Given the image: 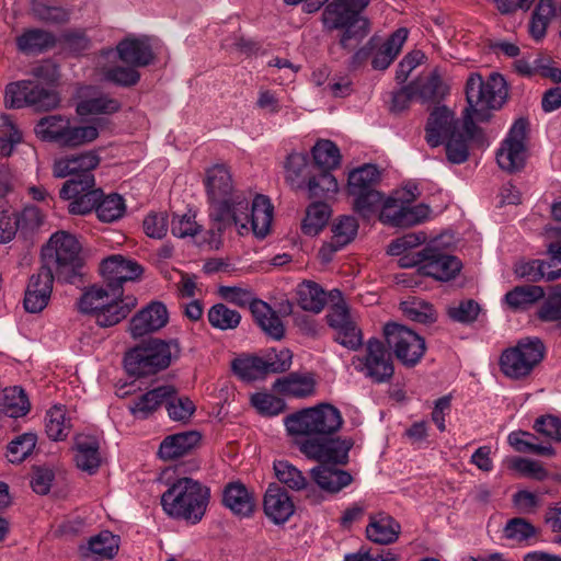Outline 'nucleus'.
<instances>
[{"mask_svg":"<svg viewBox=\"0 0 561 561\" xmlns=\"http://www.w3.org/2000/svg\"><path fill=\"white\" fill-rule=\"evenodd\" d=\"M416 98L422 103H438L448 93V87L444 83L438 72L433 71L425 80L413 82Z\"/></svg>","mask_w":561,"mask_h":561,"instance_id":"nucleus-38","label":"nucleus"},{"mask_svg":"<svg viewBox=\"0 0 561 561\" xmlns=\"http://www.w3.org/2000/svg\"><path fill=\"white\" fill-rule=\"evenodd\" d=\"M480 305L473 299L461 300L447 308L448 317L455 322L468 324L477 320Z\"/></svg>","mask_w":561,"mask_h":561,"instance_id":"nucleus-59","label":"nucleus"},{"mask_svg":"<svg viewBox=\"0 0 561 561\" xmlns=\"http://www.w3.org/2000/svg\"><path fill=\"white\" fill-rule=\"evenodd\" d=\"M199 440L201 434L196 431L169 435L161 442L158 455L163 460H174L190 454Z\"/></svg>","mask_w":561,"mask_h":561,"instance_id":"nucleus-27","label":"nucleus"},{"mask_svg":"<svg viewBox=\"0 0 561 561\" xmlns=\"http://www.w3.org/2000/svg\"><path fill=\"white\" fill-rule=\"evenodd\" d=\"M358 231V222L353 216H341L332 226V237L339 245H347Z\"/></svg>","mask_w":561,"mask_h":561,"instance_id":"nucleus-60","label":"nucleus"},{"mask_svg":"<svg viewBox=\"0 0 561 561\" xmlns=\"http://www.w3.org/2000/svg\"><path fill=\"white\" fill-rule=\"evenodd\" d=\"M56 37L47 31L33 28L16 38L18 47L25 54H38L54 47Z\"/></svg>","mask_w":561,"mask_h":561,"instance_id":"nucleus-37","label":"nucleus"},{"mask_svg":"<svg viewBox=\"0 0 561 561\" xmlns=\"http://www.w3.org/2000/svg\"><path fill=\"white\" fill-rule=\"evenodd\" d=\"M274 471L277 480L293 491H306V497L311 503H318L320 495L316 486L308 481L304 473L289 463L287 460H278L274 462Z\"/></svg>","mask_w":561,"mask_h":561,"instance_id":"nucleus-24","label":"nucleus"},{"mask_svg":"<svg viewBox=\"0 0 561 561\" xmlns=\"http://www.w3.org/2000/svg\"><path fill=\"white\" fill-rule=\"evenodd\" d=\"M356 368L365 373L377 383L388 381L394 373L391 356L383 343L377 339L368 340L366 344V354L357 357Z\"/></svg>","mask_w":561,"mask_h":561,"instance_id":"nucleus-14","label":"nucleus"},{"mask_svg":"<svg viewBox=\"0 0 561 561\" xmlns=\"http://www.w3.org/2000/svg\"><path fill=\"white\" fill-rule=\"evenodd\" d=\"M100 163V157L95 151H85L80 154H71L56 160L53 167L55 178L64 179L81 173H92Z\"/></svg>","mask_w":561,"mask_h":561,"instance_id":"nucleus-25","label":"nucleus"},{"mask_svg":"<svg viewBox=\"0 0 561 561\" xmlns=\"http://www.w3.org/2000/svg\"><path fill=\"white\" fill-rule=\"evenodd\" d=\"M272 219L273 206L270 199L264 195H256L254 198L250 195L247 230L243 229L242 234L249 232V224H251L253 233L259 238H264L270 231Z\"/></svg>","mask_w":561,"mask_h":561,"instance_id":"nucleus-26","label":"nucleus"},{"mask_svg":"<svg viewBox=\"0 0 561 561\" xmlns=\"http://www.w3.org/2000/svg\"><path fill=\"white\" fill-rule=\"evenodd\" d=\"M168 320L167 307L160 301H152L131 318L129 332L134 339L142 337L165 327Z\"/></svg>","mask_w":561,"mask_h":561,"instance_id":"nucleus-19","label":"nucleus"},{"mask_svg":"<svg viewBox=\"0 0 561 561\" xmlns=\"http://www.w3.org/2000/svg\"><path fill=\"white\" fill-rule=\"evenodd\" d=\"M32 12L36 19L50 24H64L69 21V12L61 7L48 5L37 1L32 5Z\"/></svg>","mask_w":561,"mask_h":561,"instance_id":"nucleus-62","label":"nucleus"},{"mask_svg":"<svg viewBox=\"0 0 561 561\" xmlns=\"http://www.w3.org/2000/svg\"><path fill=\"white\" fill-rule=\"evenodd\" d=\"M298 305L301 309L319 313L325 306V291L314 282L305 280L297 289Z\"/></svg>","mask_w":561,"mask_h":561,"instance_id":"nucleus-39","label":"nucleus"},{"mask_svg":"<svg viewBox=\"0 0 561 561\" xmlns=\"http://www.w3.org/2000/svg\"><path fill=\"white\" fill-rule=\"evenodd\" d=\"M327 321L336 331L334 340L337 343L350 350H357L362 345V331L352 320L345 304L333 305L327 314Z\"/></svg>","mask_w":561,"mask_h":561,"instance_id":"nucleus-17","label":"nucleus"},{"mask_svg":"<svg viewBox=\"0 0 561 561\" xmlns=\"http://www.w3.org/2000/svg\"><path fill=\"white\" fill-rule=\"evenodd\" d=\"M274 390L284 396L305 398L314 390V381L311 377L291 373L278 378L273 386Z\"/></svg>","mask_w":561,"mask_h":561,"instance_id":"nucleus-34","label":"nucleus"},{"mask_svg":"<svg viewBox=\"0 0 561 561\" xmlns=\"http://www.w3.org/2000/svg\"><path fill=\"white\" fill-rule=\"evenodd\" d=\"M380 180V172L374 164H364L353 170L348 175L347 190L350 195H362L368 191H375V185Z\"/></svg>","mask_w":561,"mask_h":561,"instance_id":"nucleus-33","label":"nucleus"},{"mask_svg":"<svg viewBox=\"0 0 561 561\" xmlns=\"http://www.w3.org/2000/svg\"><path fill=\"white\" fill-rule=\"evenodd\" d=\"M460 130H462V123L455 117V114L446 106H436L426 122L425 140L435 148Z\"/></svg>","mask_w":561,"mask_h":561,"instance_id":"nucleus-18","label":"nucleus"},{"mask_svg":"<svg viewBox=\"0 0 561 561\" xmlns=\"http://www.w3.org/2000/svg\"><path fill=\"white\" fill-rule=\"evenodd\" d=\"M299 450L319 463L310 470L311 480L322 491L336 494L353 482L352 474L339 468L348 462V453L354 442L351 438L301 439Z\"/></svg>","mask_w":561,"mask_h":561,"instance_id":"nucleus-3","label":"nucleus"},{"mask_svg":"<svg viewBox=\"0 0 561 561\" xmlns=\"http://www.w3.org/2000/svg\"><path fill=\"white\" fill-rule=\"evenodd\" d=\"M207 317L209 323L219 330L236 329L241 321V314L237 310H232L224 304L213 306L209 309Z\"/></svg>","mask_w":561,"mask_h":561,"instance_id":"nucleus-52","label":"nucleus"},{"mask_svg":"<svg viewBox=\"0 0 561 561\" xmlns=\"http://www.w3.org/2000/svg\"><path fill=\"white\" fill-rule=\"evenodd\" d=\"M111 297L112 290L110 288L91 286L80 297L79 310L83 313H92L96 318L98 312L105 307Z\"/></svg>","mask_w":561,"mask_h":561,"instance_id":"nucleus-49","label":"nucleus"},{"mask_svg":"<svg viewBox=\"0 0 561 561\" xmlns=\"http://www.w3.org/2000/svg\"><path fill=\"white\" fill-rule=\"evenodd\" d=\"M220 296L239 307L249 306L250 311L256 324L262 331L274 340L284 337L285 328L276 312L268 304L261 299H255L252 293L240 287L221 286Z\"/></svg>","mask_w":561,"mask_h":561,"instance_id":"nucleus-10","label":"nucleus"},{"mask_svg":"<svg viewBox=\"0 0 561 561\" xmlns=\"http://www.w3.org/2000/svg\"><path fill=\"white\" fill-rule=\"evenodd\" d=\"M178 340L164 341L151 337L130 348L124 357V366L129 375L145 377L167 369L173 359L180 357Z\"/></svg>","mask_w":561,"mask_h":561,"instance_id":"nucleus-7","label":"nucleus"},{"mask_svg":"<svg viewBox=\"0 0 561 561\" xmlns=\"http://www.w3.org/2000/svg\"><path fill=\"white\" fill-rule=\"evenodd\" d=\"M545 356V345L538 337L520 340L515 347L503 352L500 358L502 371L510 378L519 379L530 374Z\"/></svg>","mask_w":561,"mask_h":561,"instance_id":"nucleus-11","label":"nucleus"},{"mask_svg":"<svg viewBox=\"0 0 561 561\" xmlns=\"http://www.w3.org/2000/svg\"><path fill=\"white\" fill-rule=\"evenodd\" d=\"M507 98L505 79L493 73L486 82L478 73H471L466 83L468 106L463 111L462 130L445 139L446 157L450 163L460 164L469 157L468 141L473 138L478 122H488L491 111L500 108Z\"/></svg>","mask_w":561,"mask_h":561,"instance_id":"nucleus-1","label":"nucleus"},{"mask_svg":"<svg viewBox=\"0 0 561 561\" xmlns=\"http://www.w3.org/2000/svg\"><path fill=\"white\" fill-rule=\"evenodd\" d=\"M286 181L295 190H302L312 174V168L308 164V157L302 153H290L285 164Z\"/></svg>","mask_w":561,"mask_h":561,"instance_id":"nucleus-40","label":"nucleus"},{"mask_svg":"<svg viewBox=\"0 0 561 561\" xmlns=\"http://www.w3.org/2000/svg\"><path fill=\"white\" fill-rule=\"evenodd\" d=\"M536 436L529 432L516 431L508 435L510 445L518 453H529L540 456H552L553 448L550 445L537 444Z\"/></svg>","mask_w":561,"mask_h":561,"instance_id":"nucleus-47","label":"nucleus"},{"mask_svg":"<svg viewBox=\"0 0 561 561\" xmlns=\"http://www.w3.org/2000/svg\"><path fill=\"white\" fill-rule=\"evenodd\" d=\"M175 392L172 386H161L137 397L130 411L134 415L146 419Z\"/></svg>","mask_w":561,"mask_h":561,"instance_id":"nucleus-32","label":"nucleus"},{"mask_svg":"<svg viewBox=\"0 0 561 561\" xmlns=\"http://www.w3.org/2000/svg\"><path fill=\"white\" fill-rule=\"evenodd\" d=\"M352 196L354 197V210L364 219H369L385 203L382 194L377 190Z\"/></svg>","mask_w":561,"mask_h":561,"instance_id":"nucleus-57","label":"nucleus"},{"mask_svg":"<svg viewBox=\"0 0 561 561\" xmlns=\"http://www.w3.org/2000/svg\"><path fill=\"white\" fill-rule=\"evenodd\" d=\"M556 14L552 0H539L533 12L529 31L535 39H541L547 32L550 20Z\"/></svg>","mask_w":561,"mask_h":561,"instance_id":"nucleus-48","label":"nucleus"},{"mask_svg":"<svg viewBox=\"0 0 561 561\" xmlns=\"http://www.w3.org/2000/svg\"><path fill=\"white\" fill-rule=\"evenodd\" d=\"M221 502L226 508L239 517H250L256 506L253 493L239 481L229 482L224 488Z\"/></svg>","mask_w":561,"mask_h":561,"instance_id":"nucleus-23","label":"nucleus"},{"mask_svg":"<svg viewBox=\"0 0 561 561\" xmlns=\"http://www.w3.org/2000/svg\"><path fill=\"white\" fill-rule=\"evenodd\" d=\"M137 300L134 296L114 297L106 302L95 318V322L103 328L113 327L125 319L133 308H135Z\"/></svg>","mask_w":561,"mask_h":561,"instance_id":"nucleus-31","label":"nucleus"},{"mask_svg":"<svg viewBox=\"0 0 561 561\" xmlns=\"http://www.w3.org/2000/svg\"><path fill=\"white\" fill-rule=\"evenodd\" d=\"M81 247L75 236L58 231L42 249V270L55 273L58 280L75 284L82 276Z\"/></svg>","mask_w":561,"mask_h":561,"instance_id":"nucleus-6","label":"nucleus"},{"mask_svg":"<svg viewBox=\"0 0 561 561\" xmlns=\"http://www.w3.org/2000/svg\"><path fill=\"white\" fill-rule=\"evenodd\" d=\"M94 185L95 180L92 173H81L67 180L64 183L59 195L62 199L69 201L82 193L94 190Z\"/></svg>","mask_w":561,"mask_h":561,"instance_id":"nucleus-56","label":"nucleus"},{"mask_svg":"<svg viewBox=\"0 0 561 561\" xmlns=\"http://www.w3.org/2000/svg\"><path fill=\"white\" fill-rule=\"evenodd\" d=\"M370 0H333L322 12V23L329 31L341 30L339 44L351 50L370 32V21L362 13Z\"/></svg>","mask_w":561,"mask_h":561,"instance_id":"nucleus-4","label":"nucleus"},{"mask_svg":"<svg viewBox=\"0 0 561 561\" xmlns=\"http://www.w3.org/2000/svg\"><path fill=\"white\" fill-rule=\"evenodd\" d=\"M101 274L106 287L112 290V296L123 295V284L137 279L142 274V267L133 260L121 254L104 259L100 265Z\"/></svg>","mask_w":561,"mask_h":561,"instance_id":"nucleus-15","label":"nucleus"},{"mask_svg":"<svg viewBox=\"0 0 561 561\" xmlns=\"http://www.w3.org/2000/svg\"><path fill=\"white\" fill-rule=\"evenodd\" d=\"M342 423L340 411L331 404L305 409L285 419L287 431L290 434L304 435L305 439H332L330 435L337 432Z\"/></svg>","mask_w":561,"mask_h":561,"instance_id":"nucleus-8","label":"nucleus"},{"mask_svg":"<svg viewBox=\"0 0 561 561\" xmlns=\"http://www.w3.org/2000/svg\"><path fill=\"white\" fill-rule=\"evenodd\" d=\"M58 42L75 55H80L91 47V39L83 30H67L61 33Z\"/></svg>","mask_w":561,"mask_h":561,"instance_id":"nucleus-63","label":"nucleus"},{"mask_svg":"<svg viewBox=\"0 0 561 561\" xmlns=\"http://www.w3.org/2000/svg\"><path fill=\"white\" fill-rule=\"evenodd\" d=\"M383 333L388 347L404 366L413 367L424 356L425 341L413 330L398 323H388Z\"/></svg>","mask_w":561,"mask_h":561,"instance_id":"nucleus-12","label":"nucleus"},{"mask_svg":"<svg viewBox=\"0 0 561 561\" xmlns=\"http://www.w3.org/2000/svg\"><path fill=\"white\" fill-rule=\"evenodd\" d=\"M54 277V273L41 267L30 277L23 300L27 312L38 313L44 310L51 296Z\"/></svg>","mask_w":561,"mask_h":561,"instance_id":"nucleus-20","label":"nucleus"},{"mask_svg":"<svg viewBox=\"0 0 561 561\" xmlns=\"http://www.w3.org/2000/svg\"><path fill=\"white\" fill-rule=\"evenodd\" d=\"M263 510L274 524H284L295 512V505L288 492L277 483H271L264 494Z\"/></svg>","mask_w":561,"mask_h":561,"instance_id":"nucleus-21","label":"nucleus"},{"mask_svg":"<svg viewBox=\"0 0 561 561\" xmlns=\"http://www.w3.org/2000/svg\"><path fill=\"white\" fill-rule=\"evenodd\" d=\"M101 75L105 81L112 82L116 85L129 88L136 85L140 80V73L135 67L128 66H113L102 67Z\"/></svg>","mask_w":561,"mask_h":561,"instance_id":"nucleus-53","label":"nucleus"},{"mask_svg":"<svg viewBox=\"0 0 561 561\" xmlns=\"http://www.w3.org/2000/svg\"><path fill=\"white\" fill-rule=\"evenodd\" d=\"M121 108V103L107 95H100L81 100L76 107L80 116L99 115V114H113Z\"/></svg>","mask_w":561,"mask_h":561,"instance_id":"nucleus-50","label":"nucleus"},{"mask_svg":"<svg viewBox=\"0 0 561 561\" xmlns=\"http://www.w3.org/2000/svg\"><path fill=\"white\" fill-rule=\"evenodd\" d=\"M210 490L192 478L178 479L161 496L163 511L171 517L197 524L206 513Z\"/></svg>","mask_w":561,"mask_h":561,"instance_id":"nucleus-5","label":"nucleus"},{"mask_svg":"<svg viewBox=\"0 0 561 561\" xmlns=\"http://www.w3.org/2000/svg\"><path fill=\"white\" fill-rule=\"evenodd\" d=\"M34 131L38 138L62 148H77L94 141L99 129L94 125H73L67 116L55 114L42 117Z\"/></svg>","mask_w":561,"mask_h":561,"instance_id":"nucleus-9","label":"nucleus"},{"mask_svg":"<svg viewBox=\"0 0 561 561\" xmlns=\"http://www.w3.org/2000/svg\"><path fill=\"white\" fill-rule=\"evenodd\" d=\"M205 186L211 221L213 236L221 233L232 225L239 233L247 230L250 193L233 188L230 171L225 164H216L206 171Z\"/></svg>","mask_w":561,"mask_h":561,"instance_id":"nucleus-2","label":"nucleus"},{"mask_svg":"<svg viewBox=\"0 0 561 561\" xmlns=\"http://www.w3.org/2000/svg\"><path fill=\"white\" fill-rule=\"evenodd\" d=\"M545 297V290L538 285L516 286L507 291L504 301L514 311L526 310L528 307Z\"/></svg>","mask_w":561,"mask_h":561,"instance_id":"nucleus-35","label":"nucleus"},{"mask_svg":"<svg viewBox=\"0 0 561 561\" xmlns=\"http://www.w3.org/2000/svg\"><path fill=\"white\" fill-rule=\"evenodd\" d=\"M37 443L35 433H24L8 445L7 457L12 463L24 461L34 450Z\"/></svg>","mask_w":561,"mask_h":561,"instance_id":"nucleus-54","label":"nucleus"},{"mask_svg":"<svg viewBox=\"0 0 561 561\" xmlns=\"http://www.w3.org/2000/svg\"><path fill=\"white\" fill-rule=\"evenodd\" d=\"M124 199L118 194H110L100 198L96 215L101 221L112 222L119 219L125 213Z\"/></svg>","mask_w":561,"mask_h":561,"instance_id":"nucleus-55","label":"nucleus"},{"mask_svg":"<svg viewBox=\"0 0 561 561\" xmlns=\"http://www.w3.org/2000/svg\"><path fill=\"white\" fill-rule=\"evenodd\" d=\"M45 430L53 440H64L70 433L71 423L62 407H53L46 414Z\"/></svg>","mask_w":561,"mask_h":561,"instance_id":"nucleus-46","label":"nucleus"},{"mask_svg":"<svg viewBox=\"0 0 561 561\" xmlns=\"http://www.w3.org/2000/svg\"><path fill=\"white\" fill-rule=\"evenodd\" d=\"M233 373L244 381H254L263 379L270 374L268 366L264 358L249 356L237 358L232 362Z\"/></svg>","mask_w":561,"mask_h":561,"instance_id":"nucleus-42","label":"nucleus"},{"mask_svg":"<svg viewBox=\"0 0 561 561\" xmlns=\"http://www.w3.org/2000/svg\"><path fill=\"white\" fill-rule=\"evenodd\" d=\"M407 28H398L383 43L380 42L371 59V66L376 70H386L400 54L407 41Z\"/></svg>","mask_w":561,"mask_h":561,"instance_id":"nucleus-30","label":"nucleus"},{"mask_svg":"<svg viewBox=\"0 0 561 561\" xmlns=\"http://www.w3.org/2000/svg\"><path fill=\"white\" fill-rule=\"evenodd\" d=\"M331 210L328 204L322 202L312 203L306 211V217L302 220L301 229L305 234L316 236L327 225Z\"/></svg>","mask_w":561,"mask_h":561,"instance_id":"nucleus-45","label":"nucleus"},{"mask_svg":"<svg viewBox=\"0 0 561 561\" xmlns=\"http://www.w3.org/2000/svg\"><path fill=\"white\" fill-rule=\"evenodd\" d=\"M537 317L543 322H553L561 328V289L556 288L537 310Z\"/></svg>","mask_w":561,"mask_h":561,"instance_id":"nucleus-58","label":"nucleus"},{"mask_svg":"<svg viewBox=\"0 0 561 561\" xmlns=\"http://www.w3.org/2000/svg\"><path fill=\"white\" fill-rule=\"evenodd\" d=\"M312 157L316 165L312 169L328 170L330 172L340 165L341 154L337 146L331 140H319L312 148Z\"/></svg>","mask_w":561,"mask_h":561,"instance_id":"nucleus-43","label":"nucleus"},{"mask_svg":"<svg viewBox=\"0 0 561 561\" xmlns=\"http://www.w3.org/2000/svg\"><path fill=\"white\" fill-rule=\"evenodd\" d=\"M118 58L131 67H146L150 65L154 55L147 37H126L116 46Z\"/></svg>","mask_w":561,"mask_h":561,"instance_id":"nucleus-22","label":"nucleus"},{"mask_svg":"<svg viewBox=\"0 0 561 561\" xmlns=\"http://www.w3.org/2000/svg\"><path fill=\"white\" fill-rule=\"evenodd\" d=\"M89 549L100 557L113 558L118 550V538L111 531H102L89 540Z\"/></svg>","mask_w":561,"mask_h":561,"instance_id":"nucleus-64","label":"nucleus"},{"mask_svg":"<svg viewBox=\"0 0 561 561\" xmlns=\"http://www.w3.org/2000/svg\"><path fill=\"white\" fill-rule=\"evenodd\" d=\"M400 531V524L390 515L381 512L369 516V524L366 527V535L369 540L380 545H389L398 539Z\"/></svg>","mask_w":561,"mask_h":561,"instance_id":"nucleus-29","label":"nucleus"},{"mask_svg":"<svg viewBox=\"0 0 561 561\" xmlns=\"http://www.w3.org/2000/svg\"><path fill=\"white\" fill-rule=\"evenodd\" d=\"M60 103L58 93L55 90L42 87L38 82L28 80L27 105L36 111H50Z\"/></svg>","mask_w":561,"mask_h":561,"instance_id":"nucleus-44","label":"nucleus"},{"mask_svg":"<svg viewBox=\"0 0 561 561\" xmlns=\"http://www.w3.org/2000/svg\"><path fill=\"white\" fill-rule=\"evenodd\" d=\"M423 256L421 274L437 280L447 282L455 278L462 267L460 260L442 250L437 241H433L423 249Z\"/></svg>","mask_w":561,"mask_h":561,"instance_id":"nucleus-16","label":"nucleus"},{"mask_svg":"<svg viewBox=\"0 0 561 561\" xmlns=\"http://www.w3.org/2000/svg\"><path fill=\"white\" fill-rule=\"evenodd\" d=\"M75 461L77 467L93 474L101 466L100 442L95 436L79 435L75 442Z\"/></svg>","mask_w":561,"mask_h":561,"instance_id":"nucleus-28","label":"nucleus"},{"mask_svg":"<svg viewBox=\"0 0 561 561\" xmlns=\"http://www.w3.org/2000/svg\"><path fill=\"white\" fill-rule=\"evenodd\" d=\"M101 197H103V192L100 188L82 193L69 199L71 202L68 205V210L73 215H87L93 209L96 210Z\"/></svg>","mask_w":561,"mask_h":561,"instance_id":"nucleus-61","label":"nucleus"},{"mask_svg":"<svg viewBox=\"0 0 561 561\" xmlns=\"http://www.w3.org/2000/svg\"><path fill=\"white\" fill-rule=\"evenodd\" d=\"M552 270V263L542 260L518 261L514 265V273L519 278L537 283L541 279L548 280L549 271Z\"/></svg>","mask_w":561,"mask_h":561,"instance_id":"nucleus-51","label":"nucleus"},{"mask_svg":"<svg viewBox=\"0 0 561 561\" xmlns=\"http://www.w3.org/2000/svg\"><path fill=\"white\" fill-rule=\"evenodd\" d=\"M305 188H307L310 199H321L335 194L339 185L336 179L328 170L312 169V174L309 175Z\"/></svg>","mask_w":561,"mask_h":561,"instance_id":"nucleus-36","label":"nucleus"},{"mask_svg":"<svg viewBox=\"0 0 561 561\" xmlns=\"http://www.w3.org/2000/svg\"><path fill=\"white\" fill-rule=\"evenodd\" d=\"M30 411V402L20 387L5 389L0 398V414L9 417H20Z\"/></svg>","mask_w":561,"mask_h":561,"instance_id":"nucleus-41","label":"nucleus"},{"mask_svg":"<svg viewBox=\"0 0 561 561\" xmlns=\"http://www.w3.org/2000/svg\"><path fill=\"white\" fill-rule=\"evenodd\" d=\"M529 123L526 118H518L513 124L507 138L496 154V161L502 170L510 173L520 170L526 160L525 140Z\"/></svg>","mask_w":561,"mask_h":561,"instance_id":"nucleus-13","label":"nucleus"}]
</instances>
